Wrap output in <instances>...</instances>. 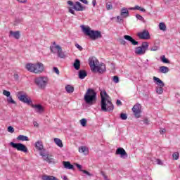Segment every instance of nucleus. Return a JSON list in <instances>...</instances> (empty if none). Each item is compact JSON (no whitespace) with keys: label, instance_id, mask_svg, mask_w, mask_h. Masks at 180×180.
Listing matches in <instances>:
<instances>
[{"label":"nucleus","instance_id":"1","mask_svg":"<svg viewBox=\"0 0 180 180\" xmlns=\"http://www.w3.org/2000/svg\"><path fill=\"white\" fill-rule=\"evenodd\" d=\"M101 110L102 112H113V109H115V106L112 101L109 100V95L106 93V91H103L101 92Z\"/></svg>","mask_w":180,"mask_h":180},{"label":"nucleus","instance_id":"2","mask_svg":"<svg viewBox=\"0 0 180 180\" xmlns=\"http://www.w3.org/2000/svg\"><path fill=\"white\" fill-rule=\"evenodd\" d=\"M99 64V60L95 57L92 56L89 58V65L93 72H98L103 74L106 71V65L104 63Z\"/></svg>","mask_w":180,"mask_h":180},{"label":"nucleus","instance_id":"3","mask_svg":"<svg viewBox=\"0 0 180 180\" xmlns=\"http://www.w3.org/2000/svg\"><path fill=\"white\" fill-rule=\"evenodd\" d=\"M82 30L86 36H88L91 40H98V39H102V33L98 30H91L89 27H85L82 25Z\"/></svg>","mask_w":180,"mask_h":180},{"label":"nucleus","instance_id":"4","mask_svg":"<svg viewBox=\"0 0 180 180\" xmlns=\"http://www.w3.org/2000/svg\"><path fill=\"white\" fill-rule=\"evenodd\" d=\"M96 101V92L92 89H89L84 95V101L90 104Z\"/></svg>","mask_w":180,"mask_h":180},{"label":"nucleus","instance_id":"5","mask_svg":"<svg viewBox=\"0 0 180 180\" xmlns=\"http://www.w3.org/2000/svg\"><path fill=\"white\" fill-rule=\"evenodd\" d=\"M49 79L46 77H39L34 79V84L39 89H46Z\"/></svg>","mask_w":180,"mask_h":180},{"label":"nucleus","instance_id":"6","mask_svg":"<svg viewBox=\"0 0 180 180\" xmlns=\"http://www.w3.org/2000/svg\"><path fill=\"white\" fill-rule=\"evenodd\" d=\"M148 49V42L145 41L143 42L141 46H138L135 49V53L136 54H139V56H143V54H146V52L147 51Z\"/></svg>","mask_w":180,"mask_h":180},{"label":"nucleus","instance_id":"7","mask_svg":"<svg viewBox=\"0 0 180 180\" xmlns=\"http://www.w3.org/2000/svg\"><path fill=\"white\" fill-rule=\"evenodd\" d=\"M10 146L18 151H22V153H27V147H26V146L23 145L22 143L11 142Z\"/></svg>","mask_w":180,"mask_h":180},{"label":"nucleus","instance_id":"8","mask_svg":"<svg viewBox=\"0 0 180 180\" xmlns=\"http://www.w3.org/2000/svg\"><path fill=\"white\" fill-rule=\"evenodd\" d=\"M18 98L20 102L23 103H26L27 105H31L33 103V101L30 98V97L27 96L26 94H22V91H20L18 95Z\"/></svg>","mask_w":180,"mask_h":180},{"label":"nucleus","instance_id":"9","mask_svg":"<svg viewBox=\"0 0 180 180\" xmlns=\"http://www.w3.org/2000/svg\"><path fill=\"white\" fill-rule=\"evenodd\" d=\"M137 36L139 39L142 40H148L151 38V37L150 36V32H148V30H146L138 32Z\"/></svg>","mask_w":180,"mask_h":180},{"label":"nucleus","instance_id":"10","mask_svg":"<svg viewBox=\"0 0 180 180\" xmlns=\"http://www.w3.org/2000/svg\"><path fill=\"white\" fill-rule=\"evenodd\" d=\"M132 112H134L135 117L139 119V117H140V113H141V105L139 103L134 105L132 108Z\"/></svg>","mask_w":180,"mask_h":180},{"label":"nucleus","instance_id":"11","mask_svg":"<svg viewBox=\"0 0 180 180\" xmlns=\"http://www.w3.org/2000/svg\"><path fill=\"white\" fill-rule=\"evenodd\" d=\"M115 154L116 155H120V158H123V160H126L128 157L127 153H126V150L123 148H117Z\"/></svg>","mask_w":180,"mask_h":180},{"label":"nucleus","instance_id":"12","mask_svg":"<svg viewBox=\"0 0 180 180\" xmlns=\"http://www.w3.org/2000/svg\"><path fill=\"white\" fill-rule=\"evenodd\" d=\"M30 106L33 109H34L37 113H39V115H41V113H43V112H44V108H43V105H41V104H33V103H32Z\"/></svg>","mask_w":180,"mask_h":180},{"label":"nucleus","instance_id":"13","mask_svg":"<svg viewBox=\"0 0 180 180\" xmlns=\"http://www.w3.org/2000/svg\"><path fill=\"white\" fill-rule=\"evenodd\" d=\"M45 151L46 150H43V151H41L39 154L42 156V158L44 161L49 162V164H51L54 160L53 158H50L49 153H46Z\"/></svg>","mask_w":180,"mask_h":180},{"label":"nucleus","instance_id":"14","mask_svg":"<svg viewBox=\"0 0 180 180\" xmlns=\"http://www.w3.org/2000/svg\"><path fill=\"white\" fill-rule=\"evenodd\" d=\"M35 68V74H41V72H43L44 71V65L41 63H38L36 64Z\"/></svg>","mask_w":180,"mask_h":180},{"label":"nucleus","instance_id":"15","mask_svg":"<svg viewBox=\"0 0 180 180\" xmlns=\"http://www.w3.org/2000/svg\"><path fill=\"white\" fill-rule=\"evenodd\" d=\"M124 39L125 40H127V41H130V43L132 44V46H139V41H136L130 35H124Z\"/></svg>","mask_w":180,"mask_h":180},{"label":"nucleus","instance_id":"16","mask_svg":"<svg viewBox=\"0 0 180 180\" xmlns=\"http://www.w3.org/2000/svg\"><path fill=\"white\" fill-rule=\"evenodd\" d=\"M37 66L36 65V64H33V63H27L25 65V68L26 70H27V71H30V72H36V68Z\"/></svg>","mask_w":180,"mask_h":180},{"label":"nucleus","instance_id":"17","mask_svg":"<svg viewBox=\"0 0 180 180\" xmlns=\"http://www.w3.org/2000/svg\"><path fill=\"white\" fill-rule=\"evenodd\" d=\"M73 9H75V11H77V12H81L84 11V9H85V7H84V6H82V4L79 3V1H77L73 6Z\"/></svg>","mask_w":180,"mask_h":180},{"label":"nucleus","instance_id":"18","mask_svg":"<svg viewBox=\"0 0 180 180\" xmlns=\"http://www.w3.org/2000/svg\"><path fill=\"white\" fill-rule=\"evenodd\" d=\"M120 16L122 18H129V16H130L129 9H127L126 7L122 8L120 11Z\"/></svg>","mask_w":180,"mask_h":180},{"label":"nucleus","instance_id":"19","mask_svg":"<svg viewBox=\"0 0 180 180\" xmlns=\"http://www.w3.org/2000/svg\"><path fill=\"white\" fill-rule=\"evenodd\" d=\"M153 81L155 84L158 86H165V84L164 83V82H162V80L157 77H153Z\"/></svg>","mask_w":180,"mask_h":180},{"label":"nucleus","instance_id":"20","mask_svg":"<svg viewBox=\"0 0 180 180\" xmlns=\"http://www.w3.org/2000/svg\"><path fill=\"white\" fill-rule=\"evenodd\" d=\"M35 147L37 150H39V151H43L44 150V146H43V142L41 141H38L35 143Z\"/></svg>","mask_w":180,"mask_h":180},{"label":"nucleus","instance_id":"21","mask_svg":"<svg viewBox=\"0 0 180 180\" xmlns=\"http://www.w3.org/2000/svg\"><path fill=\"white\" fill-rule=\"evenodd\" d=\"M79 153H83L84 155H88L89 153V149L86 148V146H80L79 148Z\"/></svg>","mask_w":180,"mask_h":180},{"label":"nucleus","instance_id":"22","mask_svg":"<svg viewBox=\"0 0 180 180\" xmlns=\"http://www.w3.org/2000/svg\"><path fill=\"white\" fill-rule=\"evenodd\" d=\"M73 67L76 71H79V68H81V60H79V59H75Z\"/></svg>","mask_w":180,"mask_h":180},{"label":"nucleus","instance_id":"23","mask_svg":"<svg viewBox=\"0 0 180 180\" xmlns=\"http://www.w3.org/2000/svg\"><path fill=\"white\" fill-rule=\"evenodd\" d=\"M50 50L51 53H53V54H56V53H58L59 50H61V46H60V45L51 46Z\"/></svg>","mask_w":180,"mask_h":180},{"label":"nucleus","instance_id":"24","mask_svg":"<svg viewBox=\"0 0 180 180\" xmlns=\"http://www.w3.org/2000/svg\"><path fill=\"white\" fill-rule=\"evenodd\" d=\"M10 35L13 36V37H14V39H20V32L19 31H10Z\"/></svg>","mask_w":180,"mask_h":180},{"label":"nucleus","instance_id":"25","mask_svg":"<svg viewBox=\"0 0 180 180\" xmlns=\"http://www.w3.org/2000/svg\"><path fill=\"white\" fill-rule=\"evenodd\" d=\"M63 167L66 169H75L74 165L70 162H63Z\"/></svg>","mask_w":180,"mask_h":180},{"label":"nucleus","instance_id":"26","mask_svg":"<svg viewBox=\"0 0 180 180\" xmlns=\"http://www.w3.org/2000/svg\"><path fill=\"white\" fill-rule=\"evenodd\" d=\"M86 75H88V73L86 72V71L83 70H79V79H84L85 78V77H86Z\"/></svg>","mask_w":180,"mask_h":180},{"label":"nucleus","instance_id":"27","mask_svg":"<svg viewBox=\"0 0 180 180\" xmlns=\"http://www.w3.org/2000/svg\"><path fill=\"white\" fill-rule=\"evenodd\" d=\"M54 143L58 146V147H60V148H63L64 147V145L63 144V141L58 138H55L53 139Z\"/></svg>","mask_w":180,"mask_h":180},{"label":"nucleus","instance_id":"28","mask_svg":"<svg viewBox=\"0 0 180 180\" xmlns=\"http://www.w3.org/2000/svg\"><path fill=\"white\" fill-rule=\"evenodd\" d=\"M159 71L162 74H167V72H169V68H168V67L167 66H161L159 68Z\"/></svg>","mask_w":180,"mask_h":180},{"label":"nucleus","instance_id":"29","mask_svg":"<svg viewBox=\"0 0 180 180\" xmlns=\"http://www.w3.org/2000/svg\"><path fill=\"white\" fill-rule=\"evenodd\" d=\"M65 91L68 94H72V92H74V86L68 84L65 86Z\"/></svg>","mask_w":180,"mask_h":180},{"label":"nucleus","instance_id":"30","mask_svg":"<svg viewBox=\"0 0 180 180\" xmlns=\"http://www.w3.org/2000/svg\"><path fill=\"white\" fill-rule=\"evenodd\" d=\"M17 140H19L20 141H29V137L25 135H19L17 137Z\"/></svg>","mask_w":180,"mask_h":180},{"label":"nucleus","instance_id":"31","mask_svg":"<svg viewBox=\"0 0 180 180\" xmlns=\"http://www.w3.org/2000/svg\"><path fill=\"white\" fill-rule=\"evenodd\" d=\"M164 86H159L156 87V92L158 94V95H162V93L164 92Z\"/></svg>","mask_w":180,"mask_h":180},{"label":"nucleus","instance_id":"32","mask_svg":"<svg viewBox=\"0 0 180 180\" xmlns=\"http://www.w3.org/2000/svg\"><path fill=\"white\" fill-rule=\"evenodd\" d=\"M160 60L162 61V63H164L165 64H169V60H168V58H165V56H160Z\"/></svg>","mask_w":180,"mask_h":180},{"label":"nucleus","instance_id":"33","mask_svg":"<svg viewBox=\"0 0 180 180\" xmlns=\"http://www.w3.org/2000/svg\"><path fill=\"white\" fill-rule=\"evenodd\" d=\"M159 29L160 30H162V32H165V30H167V25H165L164 22H160L159 24Z\"/></svg>","mask_w":180,"mask_h":180},{"label":"nucleus","instance_id":"34","mask_svg":"<svg viewBox=\"0 0 180 180\" xmlns=\"http://www.w3.org/2000/svg\"><path fill=\"white\" fill-rule=\"evenodd\" d=\"M58 57H59L60 58H65V54H64V52H63V50L61 49V47H60V49H59L58 51Z\"/></svg>","mask_w":180,"mask_h":180},{"label":"nucleus","instance_id":"35","mask_svg":"<svg viewBox=\"0 0 180 180\" xmlns=\"http://www.w3.org/2000/svg\"><path fill=\"white\" fill-rule=\"evenodd\" d=\"M7 102L8 103H11V105H16V101H15L14 99L12 98L11 96L7 97Z\"/></svg>","mask_w":180,"mask_h":180},{"label":"nucleus","instance_id":"36","mask_svg":"<svg viewBox=\"0 0 180 180\" xmlns=\"http://www.w3.org/2000/svg\"><path fill=\"white\" fill-rule=\"evenodd\" d=\"M172 158L173 160H179V153L178 152H174L173 154H172Z\"/></svg>","mask_w":180,"mask_h":180},{"label":"nucleus","instance_id":"37","mask_svg":"<svg viewBox=\"0 0 180 180\" xmlns=\"http://www.w3.org/2000/svg\"><path fill=\"white\" fill-rule=\"evenodd\" d=\"M106 9H107V11H110V10L113 9V5H112V3L106 4Z\"/></svg>","mask_w":180,"mask_h":180},{"label":"nucleus","instance_id":"38","mask_svg":"<svg viewBox=\"0 0 180 180\" xmlns=\"http://www.w3.org/2000/svg\"><path fill=\"white\" fill-rule=\"evenodd\" d=\"M120 117V119H122V120H126L127 119V114L121 113Z\"/></svg>","mask_w":180,"mask_h":180},{"label":"nucleus","instance_id":"39","mask_svg":"<svg viewBox=\"0 0 180 180\" xmlns=\"http://www.w3.org/2000/svg\"><path fill=\"white\" fill-rule=\"evenodd\" d=\"M3 95H4V96H7V98H8L9 96H11V92L8 91H6V90H4Z\"/></svg>","mask_w":180,"mask_h":180},{"label":"nucleus","instance_id":"40","mask_svg":"<svg viewBox=\"0 0 180 180\" xmlns=\"http://www.w3.org/2000/svg\"><path fill=\"white\" fill-rule=\"evenodd\" d=\"M81 124L83 126V127H85L86 126V119L83 118L80 120Z\"/></svg>","mask_w":180,"mask_h":180},{"label":"nucleus","instance_id":"41","mask_svg":"<svg viewBox=\"0 0 180 180\" xmlns=\"http://www.w3.org/2000/svg\"><path fill=\"white\" fill-rule=\"evenodd\" d=\"M141 7L139 6H135L134 7L129 8V11H140Z\"/></svg>","mask_w":180,"mask_h":180},{"label":"nucleus","instance_id":"42","mask_svg":"<svg viewBox=\"0 0 180 180\" xmlns=\"http://www.w3.org/2000/svg\"><path fill=\"white\" fill-rule=\"evenodd\" d=\"M117 23H123V17L117 16Z\"/></svg>","mask_w":180,"mask_h":180},{"label":"nucleus","instance_id":"43","mask_svg":"<svg viewBox=\"0 0 180 180\" xmlns=\"http://www.w3.org/2000/svg\"><path fill=\"white\" fill-rule=\"evenodd\" d=\"M112 81L115 84H119V77L117 76H113L112 77Z\"/></svg>","mask_w":180,"mask_h":180},{"label":"nucleus","instance_id":"44","mask_svg":"<svg viewBox=\"0 0 180 180\" xmlns=\"http://www.w3.org/2000/svg\"><path fill=\"white\" fill-rule=\"evenodd\" d=\"M53 72H56V74L57 75H60V70H58V68H57V67H53Z\"/></svg>","mask_w":180,"mask_h":180},{"label":"nucleus","instance_id":"45","mask_svg":"<svg viewBox=\"0 0 180 180\" xmlns=\"http://www.w3.org/2000/svg\"><path fill=\"white\" fill-rule=\"evenodd\" d=\"M75 167H77V168H78L79 171H81V172H82V171L84 169H82V165L78 164V163H75Z\"/></svg>","mask_w":180,"mask_h":180},{"label":"nucleus","instance_id":"46","mask_svg":"<svg viewBox=\"0 0 180 180\" xmlns=\"http://www.w3.org/2000/svg\"><path fill=\"white\" fill-rule=\"evenodd\" d=\"M8 133H14L15 129L12 126H9L8 127Z\"/></svg>","mask_w":180,"mask_h":180},{"label":"nucleus","instance_id":"47","mask_svg":"<svg viewBox=\"0 0 180 180\" xmlns=\"http://www.w3.org/2000/svg\"><path fill=\"white\" fill-rule=\"evenodd\" d=\"M136 19H138V20H141V21L144 20V18H143V16L140 15V14H136Z\"/></svg>","mask_w":180,"mask_h":180},{"label":"nucleus","instance_id":"48","mask_svg":"<svg viewBox=\"0 0 180 180\" xmlns=\"http://www.w3.org/2000/svg\"><path fill=\"white\" fill-rule=\"evenodd\" d=\"M75 47H76L77 49H78V50H79L80 51H82L83 48H82V46H81L79 44H78L77 43H76V44H75Z\"/></svg>","mask_w":180,"mask_h":180},{"label":"nucleus","instance_id":"49","mask_svg":"<svg viewBox=\"0 0 180 180\" xmlns=\"http://www.w3.org/2000/svg\"><path fill=\"white\" fill-rule=\"evenodd\" d=\"M119 41L121 44H122L123 46H124L126 44V41L124 40V39L123 38H120L119 39Z\"/></svg>","mask_w":180,"mask_h":180},{"label":"nucleus","instance_id":"50","mask_svg":"<svg viewBox=\"0 0 180 180\" xmlns=\"http://www.w3.org/2000/svg\"><path fill=\"white\" fill-rule=\"evenodd\" d=\"M82 172H83V174H86V175H88V176H92V174L86 170H82Z\"/></svg>","mask_w":180,"mask_h":180},{"label":"nucleus","instance_id":"51","mask_svg":"<svg viewBox=\"0 0 180 180\" xmlns=\"http://www.w3.org/2000/svg\"><path fill=\"white\" fill-rule=\"evenodd\" d=\"M150 51H157V50H158V46H153L152 48H150Z\"/></svg>","mask_w":180,"mask_h":180},{"label":"nucleus","instance_id":"52","mask_svg":"<svg viewBox=\"0 0 180 180\" xmlns=\"http://www.w3.org/2000/svg\"><path fill=\"white\" fill-rule=\"evenodd\" d=\"M101 174L102 176H103L104 180H109V179H108V176H106V174H105V172H101Z\"/></svg>","mask_w":180,"mask_h":180},{"label":"nucleus","instance_id":"53","mask_svg":"<svg viewBox=\"0 0 180 180\" xmlns=\"http://www.w3.org/2000/svg\"><path fill=\"white\" fill-rule=\"evenodd\" d=\"M68 4L72 7V9H74V6H75V4H74V2L71 1H68Z\"/></svg>","mask_w":180,"mask_h":180},{"label":"nucleus","instance_id":"54","mask_svg":"<svg viewBox=\"0 0 180 180\" xmlns=\"http://www.w3.org/2000/svg\"><path fill=\"white\" fill-rule=\"evenodd\" d=\"M143 123H144V124H150V121L148 120V119L145 118L143 120Z\"/></svg>","mask_w":180,"mask_h":180},{"label":"nucleus","instance_id":"55","mask_svg":"<svg viewBox=\"0 0 180 180\" xmlns=\"http://www.w3.org/2000/svg\"><path fill=\"white\" fill-rule=\"evenodd\" d=\"M116 105L117 106H122V101L120 100H117Z\"/></svg>","mask_w":180,"mask_h":180},{"label":"nucleus","instance_id":"56","mask_svg":"<svg viewBox=\"0 0 180 180\" xmlns=\"http://www.w3.org/2000/svg\"><path fill=\"white\" fill-rule=\"evenodd\" d=\"M156 162L158 165H162V161L160 159H157Z\"/></svg>","mask_w":180,"mask_h":180},{"label":"nucleus","instance_id":"57","mask_svg":"<svg viewBox=\"0 0 180 180\" xmlns=\"http://www.w3.org/2000/svg\"><path fill=\"white\" fill-rule=\"evenodd\" d=\"M14 79H15V81H18L19 80V75L14 74Z\"/></svg>","mask_w":180,"mask_h":180},{"label":"nucleus","instance_id":"58","mask_svg":"<svg viewBox=\"0 0 180 180\" xmlns=\"http://www.w3.org/2000/svg\"><path fill=\"white\" fill-rule=\"evenodd\" d=\"M20 4H26L27 2V0H17Z\"/></svg>","mask_w":180,"mask_h":180},{"label":"nucleus","instance_id":"59","mask_svg":"<svg viewBox=\"0 0 180 180\" xmlns=\"http://www.w3.org/2000/svg\"><path fill=\"white\" fill-rule=\"evenodd\" d=\"M80 2H82V4H84V5H88V1L87 0H79Z\"/></svg>","mask_w":180,"mask_h":180},{"label":"nucleus","instance_id":"60","mask_svg":"<svg viewBox=\"0 0 180 180\" xmlns=\"http://www.w3.org/2000/svg\"><path fill=\"white\" fill-rule=\"evenodd\" d=\"M165 131H166L165 129H162L160 130V134H164L165 133Z\"/></svg>","mask_w":180,"mask_h":180},{"label":"nucleus","instance_id":"61","mask_svg":"<svg viewBox=\"0 0 180 180\" xmlns=\"http://www.w3.org/2000/svg\"><path fill=\"white\" fill-rule=\"evenodd\" d=\"M69 12L72 13V15H75V11H74L72 8H69Z\"/></svg>","mask_w":180,"mask_h":180},{"label":"nucleus","instance_id":"62","mask_svg":"<svg viewBox=\"0 0 180 180\" xmlns=\"http://www.w3.org/2000/svg\"><path fill=\"white\" fill-rule=\"evenodd\" d=\"M92 5L94 7L96 6V0H93L92 1Z\"/></svg>","mask_w":180,"mask_h":180},{"label":"nucleus","instance_id":"63","mask_svg":"<svg viewBox=\"0 0 180 180\" xmlns=\"http://www.w3.org/2000/svg\"><path fill=\"white\" fill-rule=\"evenodd\" d=\"M33 124H34V127H39V123H37V122H34Z\"/></svg>","mask_w":180,"mask_h":180},{"label":"nucleus","instance_id":"64","mask_svg":"<svg viewBox=\"0 0 180 180\" xmlns=\"http://www.w3.org/2000/svg\"><path fill=\"white\" fill-rule=\"evenodd\" d=\"M139 11H141V12H146V8H143L141 7Z\"/></svg>","mask_w":180,"mask_h":180}]
</instances>
